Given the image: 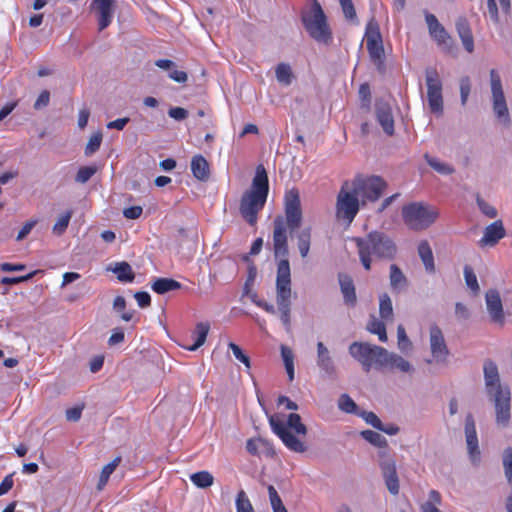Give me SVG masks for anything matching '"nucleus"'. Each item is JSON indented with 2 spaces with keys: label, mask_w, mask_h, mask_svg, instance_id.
I'll use <instances>...</instances> for the list:
<instances>
[{
  "label": "nucleus",
  "mask_w": 512,
  "mask_h": 512,
  "mask_svg": "<svg viewBox=\"0 0 512 512\" xmlns=\"http://www.w3.org/2000/svg\"><path fill=\"white\" fill-rule=\"evenodd\" d=\"M358 249L360 262L370 271L373 262L390 261L395 258L397 247L389 235L382 231H372L364 237L353 239Z\"/></svg>",
  "instance_id": "1"
},
{
  "label": "nucleus",
  "mask_w": 512,
  "mask_h": 512,
  "mask_svg": "<svg viewBox=\"0 0 512 512\" xmlns=\"http://www.w3.org/2000/svg\"><path fill=\"white\" fill-rule=\"evenodd\" d=\"M483 370L486 392L490 401L494 403L496 423L506 427L511 417L510 388L501 384L498 367L493 361L486 360Z\"/></svg>",
  "instance_id": "2"
},
{
  "label": "nucleus",
  "mask_w": 512,
  "mask_h": 512,
  "mask_svg": "<svg viewBox=\"0 0 512 512\" xmlns=\"http://www.w3.org/2000/svg\"><path fill=\"white\" fill-rule=\"evenodd\" d=\"M268 192V175L265 167L260 164L256 168L251 188L244 192L240 201V214L249 225H256L258 213L266 203Z\"/></svg>",
  "instance_id": "3"
},
{
  "label": "nucleus",
  "mask_w": 512,
  "mask_h": 512,
  "mask_svg": "<svg viewBox=\"0 0 512 512\" xmlns=\"http://www.w3.org/2000/svg\"><path fill=\"white\" fill-rule=\"evenodd\" d=\"M269 423L273 432L282 440L288 449L296 453H304L307 450L305 443L290 431L293 430L296 434L302 436L307 434V427L302 423L299 414H289L286 424L278 415H271L269 417Z\"/></svg>",
  "instance_id": "4"
},
{
  "label": "nucleus",
  "mask_w": 512,
  "mask_h": 512,
  "mask_svg": "<svg viewBox=\"0 0 512 512\" xmlns=\"http://www.w3.org/2000/svg\"><path fill=\"white\" fill-rule=\"evenodd\" d=\"M291 269L289 260L283 259L277 263L276 302L281 314V320L286 329H290L291 312Z\"/></svg>",
  "instance_id": "5"
},
{
  "label": "nucleus",
  "mask_w": 512,
  "mask_h": 512,
  "mask_svg": "<svg viewBox=\"0 0 512 512\" xmlns=\"http://www.w3.org/2000/svg\"><path fill=\"white\" fill-rule=\"evenodd\" d=\"M303 25L316 42L329 45L332 41V32L327 24L324 11L317 0H314L310 11L302 15Z\"/></svg>",
  "instance_id": "6"
},
{
  "label": "nucleus",
  "mask_w": 512,
  "mask_h": 512,
  "mask_svg": "<svg viewBox=\"0 0 512 512\" xmlns=\"http://www.w3.org/2000/svg\"><path fill=\"white\" fill-rule=\"evenodd\" d=\"M439 212L436 208L414 202L402 208V217L405 225L414 231L425 230L430 227L438 218Z\"/></svg>",
  "instance_id": "7"
},
{
  "label": "nucleus",
  "mask_w": 512,
  "mask_h": 512,
  "mask_svg": "<svg viewBox=\"0 0 512 512\" xmlns=\"http://www.w3.org/2000/svg\"><path fill=\"white\" fill-rule=\"evenodd\" d=\"M349 354L362 365L365 372H369L373 367H385L387 350L383 347L368 342H353L349 346Z\"/></svg>",
  "instance_id": "8"
},
{
  "label": "nucleus",
  "mask_w": 512,
  "mask_h": 512,
  "mask_svg": "<svg viewBox=\"0 0 512 512\" xmlns=\"http://www.w3.org/2000/svg\"><path fill=\"white\" fill-rule=\"evenodd\" d=\"M489 77L493 113L497 121L504 127L508 128L511 125V116L509 113V108L507 105L500 75L495 69H491L489 72Z\"/></svg>",
  "instance_id": "9"
},
{
  "label": "nucleus",
  "mask_w": 512,
  "mask_h": 512,
  "mask_svg": "<svg viewBox=\"0 0 512 512\" xmlns=\"http://www.w3.org/2000/svg\"><path fill=\"white\" fill-rule=\"evenodd\" d=\"M360 200L354 193V187L351 181H344L337 195L336 217L339 220H345L350 224L359 211Z\"/></svg>",
  "instance_id": "10"
},
{
  "label": "nucleus",
  "mask_w": 512,
  "mask_h": 512,
  "mask_svg": "<svg viewBox=\"0 0 512 512\" xmlns=\"http://www.w3.org/2000/svg\"><path fill=\"white\" fill-rule=\"evenodd\" d=\"M351 183L354 187V193H356L358 197H361L362 204H364L366 200L373 202L378 200L387 187L386 182L378 176L367 178L357 176Z\"/></svg>",
  "instance_id": "11"
},
{
  "label": "nucleus",
  "mask_w": 512,
  "mask_h": 512,
  "mask_svg": "<svg viewBox=\"0 0 512 512\" xmlns=\"http://www.w3.org/2000/svg\"><path fill=\"white\" fill-rule=\"evenodd\" d=\"M425 80L427 86V98L429 108L432 113L442 115L443 113V96L442 81L436 68L428 67L425 70Z\"/></svg>",
  "instance_id": "12"
},
{
  "label": "nucleus",
  "mask_w": 512,
  "mask_h": 512,
  "mask_svg": "<svg viewBox=\"0 0 512 512\" xmlns=\"http://www.w3.org/2000/svg\"><path fill=\"white\" fill-rule=\"evenodd\" d=\"M285 224L291 232H294L301 226L302 223V210L299 192L296 189H291L287 192L285 197Z\"/></svg>",
  "instance_id": "13"
},
{
  "label": "nucleus",
  "mask_w": 512,
  "mask_h": 512,
  "mask_svg": "<svg viewBox=\"0 0 512 512\" xmlns=\"http://www.w3.org/2000/svg\"><path fill=\"white\" fill-rule=\"evenodd\" d=\"M378 455L381 458L379 461V466L386 487L392 495H397L399 493L400 486L396 470V462L392 457L388 455L387 447L381 448V450L378 452Z\"/></svg>",
  "instance_id": "14"
},
{
  "label": "nucleus",
  "mask_w": 512,
  "mask_h": 512,
  "mask_svg": "<svg viewBox=\"0 0 512 512\" xmlns=\"http://www.w3.org/2000/svg\"><path fill=\"white\" fill-rule=\"evenodd\" d=\"M273 251L275 258L287 259L289 254L287 227L283 216L277 215L273 220ZM281 261V259L279 260Z\"/></svg>",
  "instance_id": "15"
},
{
  "label": "nucleus",
  "mask_w": 512,
  "mask_h": 512,
  "mask_svg": "<svg viewBox=\"0 0 512 512\" xmlns=\"http://www.w3.org/2000/svg\"><path fill=\"white\" fill-rule=\"evenodd\" d=\"M317 366L328 379L335 380L338 376L337 366L329 349L323 342L317 343Z\"/></svg>",
  "instance_id": "16"
},
{
  "label": "nucleus",
  "mask_w": 512,
  "mask_h": 512,
  "mask_svg": "<svg viewBox=\"0 0 512 512\" xmlns=\"http://www.w3.org/2000/svg\"><path fill=\"white\" fill-rule=\"evenodd\" d=\"M429 334L432 356L437 362H444L449 355V350L441 329L437 325H432Z\"/></svg>",
  "instance_id": "17"
},
{
  "label": "nucleus",
  "mask_w": 512,
  "mask_h": 512,
  "mask_svg": "<svg viewBox=\"0 0 512 512\" xmlns=\"http://www.w3.org/2000/svg\"><path fill=\"white\" fill-rule=\"evenodd\" d=\"M114 0H93L91 3V9L94 10L98 15V28L100 31L107 28L113 18L114 14Z\"/></svg>",
  "instance_id": "18"
},
{
  "label": "nucleus",
  "mask_w": 512,
  "mask_h": 512,
  "mask_svg": "<svg viewBox=\"0 0 512 512\" xmlns=\"http://www.w3.org/2000/svg\"><path fill=\"white\" fill-rule=\"evenodd\" d=\"M486 308L490 315L491 321L503 325L504 311L500 294L497 290H488L485 295Z\"/></svg>",
  "instance_id": "19"
},
{
  "label": "nucleus",
  "mask_w": 512,
  "mask_h": 512,
  "mask_svg": "<svg viewBox=\"0 0 512 512\" xmlns=\"http://www.w3.org/2000/svg\"><path fill=\"white\" fill-rule=\"evenodd\" d=\"M375 114L384 132L392 136L394 134V119L390 105L383 100L377 101L375 104Z\"/></svg>",
  "instance_id": "20"
},
{
  "label": "nucleus",
  "mask_w": 512,
  "mask_h": 512,
  "mask_svg": "<svg viewBox=\"0 0 512 512\" xmlns=\"http://www.w3.org/2000/svg\"><path fill=\"white\" fill-rule=\"evenodd\" d=\"M505 236L506 230L502 220H496L484 229L483 237L479 241V245L481 247H493Z\"/></svg>",
  "instance_id": "21"
},
{
  "label": "nucleus",
  "mask_w": 512,
  "mask_h": 512,
  "mask_svg": "<svg viewBox=\"0 0 512 512\" xmlns=\"http://www.w3.org/2000/svg\"><path fill=\"white\" fill-rule=\"evenodd\" d=\"M465 436L468 453L473 461L479 458L480 451L478 447V438L475 428V422L472 415H468L465 420Z\"/></svg>",
  "instance_id": "22"
},
{
  "label": "nucleus",
  "mask_w": 512,
  "mask_h": 512,
  "mask_svg": "<svg viewBox=\"0 0 512 512\" xmlns=\"http://www.w3.org/2000/svg\"><path fill=\"white\" fill-rule=\"evenodd\" d=\"M456 30L465 50L472 53L474 51V38L468 20L464 17H459L456 20Z\"/></svg>",
  "instance_id": "23"
},
{
  "label": "nucleus",
  "mask_w": 512,
  "mask_h": 512,
  "mask_svg": "<svg viewBox=\"0 0 512 512\" xmlns=\"http://www.w3.org/2000/svg\"><path fill=\"white\" fill-rule=\"evenodd\" d=\"M338 280H339L341 292L344 297V302L347 305H351V306L355 305L357 297H356L355 286H354L352 278L348 274L339 273Z\"/></svg>",
  "instance_id": "24"
},
{
  "label": "nucleus",
  "mask_w": 512,
  "mask_h": 512,
  "mask_svg": "<svg viewBox=\"0 0 512 512\" xmlns=\"http://www.w3.org/2000/svg\"><path fill=\"white\" fill-rule=\"evenodd\" d=\"M193 176L200 181H207L210 177L209 163L202 155H195L191 160Z\"/></svg>",
  "instance_id": "25"
},
{
  "label": "nucleus",
  "mask_w": 512,
  "mask_h": 512,
  "mask_svg": "<svg viewBox=\"0 0 512 512\" xmlns=\"http://www.w3.org/2000/svg\"><path fill=\"white\" fill-rule=\"evenodd\" d=\"M367 50L370 54V57L374 64L377 67V70L380 73H384L385 66H384V48L382 41L378 42H368L366 43Z\"/></svg>",
  "instance_id": "26"
},
{
  "label": "nucleus",
  "mask_w": 512,
  "mask_h": 512,
  "mask_svg": "<svg viewBox=\"0 0 512 512\" xmlns=\"http://www.w3.org/2000/svg\"><path fill=\"white\" fill-rule=\"evenodd\" d=\"M107 270L116 274L117 279L121 282H132L135 278L131 265L126 261L117 262L114 266H109Z\"/></svg>",
  "instance_id": "27"
},
{
  "label": "nucleus",
  "mask_w": 512,
  "mask_h": 512,
  "mask_svg": "<svg viewBox=\"0 0 512 512\" xmlns=\"http://www.w3.org/2000/svg\"><path fill=\"white\" fill-rule=\"evenodd\" d=\"M312 228L305 227L296 233L297 247L301 257L304 259L308 256L311 246Z\"/></svg>",
  "instance_id": "28"
},
{
  "label": "nucleus",
  "mask_w": 512,
  "mask_h": 512,
  "mask_svg": "<svg viewBox=\"0 0 512 512\" xmlns=\"http://www.w3.org/2000/svg\"><path fill=\"white\" fill-rule=\"evenodd\" d=\"M418 254L429 273L435 272V264L432 249L427 241L420 242L418 246Z\"/></svg>",
  "instance_id": "29"
},
{
  "label": "nucleus",
  "mask_w": 512,
  "mask_h": 512,
  "mask_svg": "<svg viewBox=\"0 0 512 512\" xmlns=\"http://www.w3.org/2000/svg\"><path fill=\"white\" fill-rule=\"evenodd\" d=\"M408 284L407 278L401 269L393 264L390 266V285L394 291L401 292L406 289Z\"/></svg>",
  "instance_id": "30"
},
{
  "label": "nucleus",
  "mask_w": 512,
  "mask_h": 512,
  "mask_svg": "<svg viewBox=\"0 0 512 512\" xmlns=\"http://www.w3.org/2000/svg\"><path fill=\"white\" fill-rule=\"evenodd\" d=\"M209 330H210V324L208 322H199L196 325L195 330L193 332V336L195 337V342L188 349L190 351H195L199 347H201L206 341Z\"/></svg>",
  "instance_id": "31"
},
{
  "label": "nucleus",
  "mask_w": 512,
  "mask_h": 512,
  "mask_svg": "<svg viewBox=\"0 0 512 512\" xmlns=\"http://www.w3.org/2000/svg\"><path fill=\"white\" fill-rule=\"evenodd\" d=\"M387 366H390L392 368L395 367V368L399 369L400 371L406 372V373L413 371L412 365L407 360H405L403 357H401L395 353H390L388 351H387L386 362H385V367H387Z\"/></svg>",
  "instance_id": "32"
},
{
  "label": "nucleus",
  "mask_w": 512,
  "mask_h": 512,
  "mask_svg": "<svg viewBox=\"0 0 512 512\" xmlns=\"http://www.w3.org/2000/svg\"><path fill=\"white\" fill-rule=\"evenodd\" d=\"M181 284L170 278H158L152 284V289L158 294H165L169 291L177 290Z\"/></svg>",
  "instance_id": "33"
},
{
  "label": "nucleus",
  "mask_w": 512,
  "mask_h": 512,
  "mask_svg": "<svg viewBox=\"0 0 512 512\" xmlns=\"http://www.w3.org/2000/svg\"><path fill=\"white\" fill-rule=\"evenodd\" d=\"M122 458L121 456L115 457L110 463L105 465L102 468L99 481L97 484V489L102 490L104 486L107 484L110 475L114 472V470L118 467V465L121 463Z\"/></svg>",
  "instance_id": "34"
},
{
  "label": "nucleus",
  "mask_w": 512,
  "mask_h": 512,
  "mask_svg": "<svg viewBox=\"0 0 512 512\" xmlns=\"http://www.w3.org/2000/svg\"><path fill=\"white\" fill-rule=\"evenodd\" d=\"M276 79L279 83L288 86L292 83L294 78L292 69L287 63H280L275 69Z\"/></svg>",
  "instance_id": "35"
},
{
  "label": "nucleus",
  "mask_w": 512,
  "mask_h": 512,
  "mask_svg": "<svg viewBox=\"0 0 512 512\" xmlns=\"http://www.w3.org/2000/svg\"><path fill=\"white\" fill-rule=\"evenodd\" d=\"M424 158H425L427 164L440 174L451 175L455 172V169L453 166H451L445 162H441L438 159L431 157L427 153L424 155Z\"/></svg>",
  "instance_id": "36"
},
{
  "label": "nucleus",
  "mask_w": 512,
  "mask_h": 512,
  "mask_svg": "<svg viewBox=\"0 0 512 512\" xmlns=\"http://www.w3.org/2000/svg\"><path fill=\"white\" fill-rule=\"evenodd\" d=\"M367 330L373 334L378 335L379 340L382 342H386L388 339L384 322L378 320L374 316H372L370 321L368 322Z\"/></svg>",
  "instance_id": "37"
},
{
  "label": "nucleus",
  "mask_w": 512,
  "mask_h": 512,
  "mask_svg": "<svg viewBox=\"0 0 512 512\" xmlns=\"http://www.w3.org/2000/svg\"><path fill=\"white\" fill-rule=\"evenodd\" d=\"M379 314L383 321L393 320L392 301L387 294H383L380 296Z\"/></svg>",
  "instance_id": "38"
},
{
  "label": "nucleus",
  "mask_w": 512,
  "mask_h": 512,
  "mask_svg": "<svg viewBox=\"0 0 512 512\" xmlns=\"http://www.w3.org/2000/svg\"><path fill=\"white\" fill-rule=\"evenodd\" d=\"M191 481L199 488H208L214 482V477L207 471L197 472L191 475Z\"/></svg>",
  "instance_id": "39"
},
{
  "label": "nucleus",
  "mask_w": 512,
  "mask_h": 512,
  "mask_svg": "<svg viewBox=\"0 0 512 512\" xmlns=\"http://www.w3.org/2000/svg\"><path fill=\"white\" fill-rule=\"evenodd\" d=\"M361 436L368 441L370 444L379 447V448H386L387 447V440L384 436H382L380 433L375 432L373 430H364L361 432Z\"/></svg>",
  "instance_id": "40"
},
{
  "label": "nucleus",
  "mask_w": 512,
  "mask_h": 512,
  "mask_svg": "<svg viewBox=\"0 0 512 512\" xmlns=\"http://www.w3.org/2000/svg\"><path fill=\"white\" fill-rule=\"evenodd\" d=\"M502 463L507 482L512 485V447H507L504 449L502 455Z\"/></svg>",
  "instance_id": "41"
},
{
  "label": "nucleus",
  "mask_w": 512,
  "mask_h": 512,
  "mask_svg": "<svg viewBox=\"0 0 512 512\" xmlns=\"http://www.w3.org/2000/svg\"><path fill=\"white\" fill-rule=\"evenodd\" d=\"M365 37H366V43H368L370 41H372V42L382 41L381 33L379 30V25L375 21L374 18H372L367 24Z\"/></svg>",
  "instance_id": "42"
},
{
  "label": "nucleus",
  "mask_w": 512,
  "mask_h": 512,
  "mask_svg": "<svg viewBox=\"0 0 512 512\" xmlns=\"http://www.w3.org/2000/svg\"><path fill=\"white\" fill-rule=\"evenodd\" d=\"M102 139H103V134L102 132L98 131L96 133H93L91 135V137L89 138V141L88 143L86 144V147H85V155L86 156H91L93 155L96 151L99 150L100 146H101V143H102Z\"/></svg>",
  "instance_id": "43"
},
{
  "label": "nucleus",
  "mask_w": 512,
  "mask_h": 512,
  "mask_svg": "<svg viewBox=\"0 0 512 512\" xmlns=\"http://www.w3.org/2000/svg\"><path fill=\"white\" fill-rule=\"evenodd\" d=\"M97 170V166H82L76 173L75 181L77 183L84 184L90 180Z\"/></svg>",
  "instance_id": "44"
},
{
  "label": "nucleus",
  "mask_w": 512,
  "mask_h": 512,
  "mask_svg": "<svg viewBox=\"0 0 512 512\" xmlns=\"http://www.w3.org/2000/svg\"><path fill=\"white\" fill-rule=\"evenodd\" d=\"M72 214V210H68L64 214H62L52 228L53 233H55L56 235L63 234L69 225V221L72 217Z\"/></svg>",
  "instance_id": "45"
},
{
  "label": "nucleus",
  "mask_w": 512,
  "mask_h": 512,
  "mask_svg": "<svg viewBox=\"0 0 512 512\" xmlns=\"http://www.w3.org/2000/svg\"><path fill=\"white\" fill-rule=\"evenodd\" d=\"M236 510L237 512H254L253 506L243 490L237 493Z\"/></svg>",
  "instance_id": "46"
},
{
  "label": "nucleus",
  "mask_w": 512,
  "mask_h": 512,
  "mask_svg": "<svg viewBox=\"0 0 512 512\" xmlns=\"http://www.w3.org/2000/svg\"><path fill=\"white\" fill-rule=\"evenodd\" d=\"M268 494H269L270 503H271V506H272L274 512H288L287 509L282 504V500L279 497L274 486H272V485L268 486Z\"/></svg>",
  "instance_id": "47"
},
{
  "label": "nucleus",
  "mask_w": 512,
  "mask_h": 512,
  "mask_svg": "<svg viewBox=\"0 0 512 512\" xmlns=\"http://www.w3.org/2000/svg\"><path fill=\"white\" fill-rule=\"evenodd\" d=\"M464 277L466 285L475 293L477 294L479 292V285L477 281V277L473 271V269L466 265L464 267Z\"/></svg>",
  "instance_id": "48"
},
{
  "label": "nucleus",
  "mask_w": 512,
  "mask_h": 512,
  "mask_svg": "<svg viewBox=\"0 0 512 512\" xmlns=\"http://www.w3.org/2000/svg\"><path fill=\"white\" fill-rule=\"evenodd\" d=\"M397 338H398V347L402 352H406L411 349L412 343L409 340L403 325H399L397 327Z\"/></svg>",
  "instance_id": "49"
},
{
  "label": "nucleus",
  "mask_w": 512,
  "mask_h": 512,
  "mask_svg": "<svg viewBox=\"0 0 512 512\" xmlns=\"http://www.w3.org/2000/svg\"><path fill=\"white\" fill-rule=\"evenodd\" d=\"M476 203L478 205L479 210L489 218L497 217V210L486 202L479 194L476 196Z\"/></svg>",
  "instance_id": "50"
},
{
  "label": "nucleus",
  "mask_w": 512,
  "mask_h": 512,
  "mask_svg": "<svg viewBox=\"0 0 512 512\" xmlns=\"http://www.w3.org/2000/svg\"><path fill=\"white\" fill-rule=\"evenodd\" d=\"M431 36L440 44L443 45L445 48L450 50L452 46V38L449 36V34L446 32L443 26L437 30V32H434L431 34Z\"/></svg>",
  "instance_id": "51"
},
{
  "label": "nucleus",
  "mask_w": 512,
  "mask_h": 512,
  "mask_svg": "<svg viewBox=\"0 0 512 512\" xmlns=\"http://www.w3.org/2000/svg\"><path fill=\"white\" fill-rule=\"evenodd\" d=\"M442 502V497L440 493L436 490H431L429 492V499L424 504H422L421 509L423 512H428V506L432 508H437V505H440Z\"/></svg>",
  "instance_id": "52"
},
{
  "label": "nucleus",
  "mask_w": 512,
  "mask_h": 512,
  "mask_svg": "<svg viewBox=\"0 0 512 512\" xmlns=\"http://www.w3.org/2000/svg\"><path fill=\"white\" fill-rule=\"evenodd\" d=\"M38 273V270H35L25 276H19V277H4L2 278L1 280V283L2 284H5V285H15V284H19V283H22V282H26V281H29L30 279H32L36 274Z\"/></svg>",
  "instance_id": "53"
},
{
  "label": "nucleus",
  "mask_w": 512,
  "mask_h": 512,
  "mask_svg": "<svg viewBox=\"0 0 512 512\" xmlns=\"http://www.w3.org/2000/svg\"><path fill=\"white\" fill-rule=\"evenodd\" d=\"M229 348L231 349L233 355L237 360L243 363L247 368H250L249 357L242 351V349L238 345H236L235 343H230Z\"/></svg>",
  "instance_id": "54"
},
{
  "label": "nucleus",
  "mask_w": 512,
  "mask_h": 512,
  "mask_svg": "<svg viewBox=\"0 0 512 512\" xmlns=\"http://www.w3.org/2000/svg\"><path fill=\"white\" fill-rule=\"evenodd\" d=\"M356 407V403L347 394L341 395L339 399V408L342 411L351 413L355 411Z\"/></svg>",
  "instance_id": "55"
},
{
  "label": "nucleus",
  "mask_w": 512,
  "mask_h": 512,
  "mask_svg": "<svg viewBox=\"0 0 512 512\" xmlns=\"http://www.w3.org/2000/svg\"><path fill=\"white\" fill-rule=\"evenodd\" d=\"M471 90V83L468 77H464L460 81V95H461V104L465 105Z\"/></svg>",
  "instance_id": "56"
},
{
  "label": "nucleus",
  "mask_w": 512,
  "mask_h": 512,
  "mask_svg": "<svg viewBox=\"0 0 512 512\" xmlns=\"http://www.w3.org/2000/svg\"><path fill=\"white\" fill-rule=\"evenodd\" d=\"M168 115L176 121H183L188 117V111L182 107H172L168 110Z\"/></svg>",
  "instance_id": "57"
},
{
  "label": "nucleus",
  "mask_w": 512,
  "mask_h": 512,
  "mask_svg": "<svg viewBox=\"0 0 512 512\" xmlns=\"http://www.w3.org/2000/svg\"><path fill=\"white\" fill-rule=\"evenodd\" d=\"M49 101H50V92L48 90H43L34 103V109L40 110V109L46 107L49 104Z\"/></svg>",
  "instance_id": "58"
},
{
  "label": "nucleus",
  "mask_w": 512,
  "mask_h": 512,
  "mask_svg": "<svg viewBox=\"0 0 512 512\" xmlns=\"http://www.w3.org/2000/svg\"><path fill=\"white\" fill-rule=\"evenodd\" d=\"M280 350H281V357H282L285 367L294 365V362H293L294 355H293L292 350L285 345H281Z\"/></svg>",
  "instance_id": "59"
},
{
  "label": "nucleus",
  "mask_w": 512,
  "mask_h": 512,
  "mask_svg": "<svg viewBox=\"0 0 512 512\" xmlns=\"http://www.w3.org/2000/svg\"><path fill=\"white\" fill-rule=\"evenodd\" d=\"M364 420L372 425L374 428L376 429H382V422L381 420L378 418V416L373 413V412H364L362 414Z\"/></svg>",
  "instance_id": "60"
},
{
  "label": "nucleus",
  "mask_w": 512,
  "mask_h": 512,
  "mask_svg": "<svg viewBox=\"0 0 512 512\" xmlns=\"http://www.w3.org/2000/svg\"><path fill=\"white\" fill-rule=\"evenodd\" d=\"M169 78L177 83H186L188 80V75L184 71L177 70L176 68L171 69L168 74Z\"/></svg>",
  "instance_id": "61"
},
{
  "label": "nucleus",
  "mask_w": 512,
  "mask_h": 512,
  "mask_svg": "<svg viewBox=\"0 0 512 512\" xmlns=\"http://www.w3.org/2000/svg\"><path fill=\"white\" fill-rule=\"evenodd\" d=\"M36 223H37L36 220H30V221L26 222L24 224V226L21 228V230L19 231V233L16 237V240L22 241L23 239H25L27 237V235L31 232L33 227L36 225Z\"/></svg>",
  "instance_id": "62"
},
{
  "label": "nucleus",
  "mask_w": 512,
  "mask_h": 512,
  "mask_svg": "<svg viewBox=\"0 0 512 512\" xmlns=\"http://www.w3.org/2000/svg\"><path fill=\"white\" fill-rule=\"evenodd\" d=\"M134 298L141 308H146L151 304V297L147 292H136Z\"/></svg>",
  "instance_id": "63"
},
{
  "label": "nucleus",
  "mask_w": 512,
  "mask_h": 512,
  "mask_svg": "<svg viewBox=\"0 0 512 512\" xmlns=\"http://www.w3.org/2000/svg\"><path fill=\"white\" fill-rule=\"evenodd\" d=\"M143 213V209L141 206H132L124 209L123 215L127 219H138Z\"/></svg>",
  "instance_id": "64"
}]
</instances>
